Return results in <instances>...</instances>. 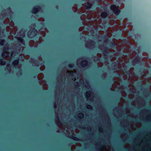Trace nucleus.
Here are the masks:
<instances>
[{"mask_svg": "<svg viewBox=\"0 0 151 151\" xmlns=\"http://www.w3.org/2000/svg\"><path fill=\"white\" fill-rule=\"evenodd\" d=\"M125 56H124L123 55L122 58L120 57L119 58V60L120 61H124V62L122 63L121 64L119 63H117L115 62L112 63L111 64L112 68L113 70H120L119 76L122 75L124 80H129L130 78L133 79L135 76V74L132 71H126V67L125 63H127L129 62V59L128 58L127 59H125Z\"/></svg>", "mask_w": 151, "mask_h": 151, "instance_id": "f257e3e1", "label": "nucleus"}, {"mask_svg": "<svg viewBox=\"0 0 151 151\" xmlns=\"http://www.w3.org/2000/svg\"><path fill=\"white\" fill-rule=\"evenodd\" d=\"M66 79V77L64 73L63 76L60 75L57 77V84L56 89L54 91L55 102L54 104V108L55 109L58 105L60 94V88L61 85H64Z\"/></svg>", "mask_w": 151, "mask_h": 151, "instance_id": "f03ea898", "label": "nucleus"}, {"mask_svg": "<svg viewBox=\"0 0 151 151\" xmlns=\"http://www.w3.org/2000/svg\"><path fill=\"white\" fill-rule=\"evenodd\" d=\"M11 47H9V45L6 44L4 47V51H7V50L11 49L13 50L11 53V57H16L18 56L20 57V55L22 53L24 50V47L22 46L21 44H15L14 43H12L11 45Z\"/></svg>", "mask_w": 151, "mask_h": 151, "instance_id": "7ed1b4c3", "label": "nucleus"}, {"mask_svg": "<svg viewBox=\"0 0 151 151\" xmlns=\"http://www.w3.org/2000/svg\"><path fill=\"white\" fill-rule=\"evenodd\" d=\"M58 112L59 109H58L55 111V121L56 124L58 127L60 128L62 132L65 131V129L66 128L67 129L66 130V132L68 133V129H69L70 128V126L69 125L68 123L65 122H61L60 121V118L59 117Z\"/></svg>", "mask_w": 151, "mask_h": 151, "instance_id": "20e7f679", "label": "nucleus"}, {"mask_svg": "<svg viewBox=\"0 0 151 151\" xmlns=\"http://www.w3.org/2000/svg\"><path fill=\"white\" fill-rule=\"evenodd\" d=\"M99 48L103 52L102 53L103 55L105 60L106 61L105 62V64H108L109 63L108 61V59L111 60L113 58L112 56H110L108 57V54H109L110 52V50L107 47L104 46V45H100L98 46Z\"/></svg>", "mask_w": 151, "mask_h": 151, "instance_id": "39448f33", "label": "nucleus"}, {"mask_svg": "<svg viewBox=\"0 0 151 151\" xmlns=\"http://www.w3.org/2000/svg\"><path fill=\"white\" fill-rule=\"evenodd\" d=\"M82 13H84L85 14H82L81 16V19L82 21V23L84 25L88 26L89 25V22H86L87 19L90 20L93 17L92 12V11L82 12Z\"/></svg>", "mask_w": 151, "mask_h": 151, "instance_id": "423d86ee", "label": "nucleus"}, {"mask_svg": "<svg viewBox=\"0 0 151 151\" xmlns=\"http://www.w3.org/2000/svg\"><path fill=\"white\" fill-rule=\"evenodd\" d=\"M39 60H35L34 59L31 58L29 60V62L32 64V65L35 66H40V69L41 70H44L45 67L44 62L42 61L41 58H40Z\"/></svg>", "mask_w": 151, "mask_h": 151, "instance_id": "0eeeda50", "label": "nucleus"}, {"mask_svg": "<svg viewBox=\"0 0 151 151\" xmlns=\"http://www.w3.org/2000/svg\"><path fill=\"white\" fill-rule=\"evenodd\" d=\"M13 14L11 9L9 7L6 11H3L1 12L0 14V19L3 20L6 19L8 18L9 15L11 18Z\"/></svg>", "mask_w": 151, "mask_h": 151, "instance_id": "6e6552de", "label": "nucleus"}, {"mask_svg": "<svg viewBox=\"0 0 151 151\" xmlns=\"http://www.w3.org/2000/svg\"><path fill=\"white\" fill-rule=\"evenodd\" d=\"M120 81H117L114 82L110 88V90L113 91H116L117 92H121L122 93H124L126 94L124 90L123 89L121 90L122 87L120 85Z\"/></svg>", "mask_w": 151, "mask_h": 151, "instance_id": "1a4fd4ad", "label": "nucleus"}, {"mask_svg": "<svg viewBox=\"0 0 151 151\" xmlns=\"http://www.w3.org/2000/svg\"><path fill=\"white\" fill-rule=\"evenodd\" d=\"M44 75L42 73L39 74L37 76V78L38 80V82L40 84L42 85V87L43 89L47 90L48 89V85L46 83L45 81L43 80Z\"/></svg>", "mask_w": 151, "mask_h": 151, "instance_id": "9d476101", "label": "nucleus"}, {"mask_svg": "<svg viewBox=\"0 0 151 151\" xmlns=\"http://www.w3.org/2000/svg\"><path fill=\"white\" fill-rule=\"evenodd\" d=\"M148 113V114L145 117V119L147 121H151V112L150 110L146 109H143L140 112V114H145Z\"/></svg>", "mask_w": 151, "mask_h": 151, "instance_id": "9b49d317", "label": "nucleus"}, {"mask_svg": "<svg viewBox=\"0 0 151 151\" xmlns=\"http://www.w3.org/2000/svg\"><path fill=\"white\" fill-rule=\"evenodd\" d=\"M95 44V42L94 41L89 40L86 42L85 46L88 49H92L94 48Z\"/></svg>", "mask_w": 151, "mask_h": 151, "instance_id": "f8f14e48", "label": "nucleus"}, {"mask_svg": "<svg viewBox=\"0 0 151 151\" xmlns=\"http://www.w3.org/2000/svg\"><path fill=\"white\" fill-rule=\"evenodd\" d=\"M85 95L88 101H93L94 96L91 91H87L85 93Z\"/></svg>", "mask_w": 151, "mask_h": 151, "instance_id": "ddd939ff", "label": "nucleus"}, {"mask_svg": "<svg viewBox=\"0 0 151 151\" xmlns=\"http://www.w3.org/2000/svg\"><path fill=\"white\" fill-rule=\"evenodd\" d=\"M37 32L34 28L30 29L27 33V36L29 38H32L35 36L37 34Z\"/></svg>", "mask_w": 151, "mask_h": 151, "instance_id": "4468645a", "label": "nucleus"}, {"mask_svg": "<svg viewBox=\"0 0 151 151\" xmlns=\"http://www.w3.org/2000/svg\"><path fill=\"white\" fill-rule=\"evenodd\" d=\"M66 71L68 74V78H70L72 81H75L76 80V78L74 77V73H76V72L75 70L70 71L67 70Z\"/></svg>", "mask_w": 151, "mask_h": 151, "instance_id": "2eb2a0df", "label": "nucleus"}, {"mask_svg": "<svg viewBox=\"0 0 151 151\" xmlns=\"http://www.w3.org/2000/svg\"><path fill=\"white\" fill-rule=\"evenodd\" d=\"M119 8V6H116L114 4L112 5L110 7L111 9L116 15H118L120 12V10Z\"/></svg>", "mask_w": 151, "mask_h": 151, "instance_id": "dca6fc26", "label": "nucleus"}, {"mask_svg": "<svg viewBox=\"0 0 151 151\" xmlns=\"http://www.w3.org/2000/svg\"><path fill=\"white\" fill-rule=\"evenodd\" d=\"M141 58L137 56L135 57L132 61V63L133 66H135L136 65L139 64L141 63Z\"/></svg>", "mask_w": 151, "mask_h": 151, "instance_id": "f3484780", "label": "nucleus"}, {"mask_svg": "<svg viewBox=\"0 0 151 151\" xmlns=\"http://www.w3.org/2000/svg\"><path fill=\"white\" fill-rule=\"evenodd\" d=\"M41 7L39 6H36L34 7L32 10V13L36 14L41 10Z\"/></svg>", "mask_w": 151, "mask_h": 151, "instance_id": "a211bd4d", "label": "nucleus"}, {"mask_svg": "<svg viewBox=\"0 0 151 151\" xmlns=\"http://www.w3.org/2000/svg\"><path fill=\"white\" fill-rule=\"evenodd\" d=\"M80 64L82 67H85L88 65V62L87 60H83L81 62Z\"/></svg>", "mask_w": 151, "mask_h": 151, "instance_id": "6ab92c4d", "label": "nucleus"}, {"mask_svg": "<svg viewBox=\"0 0 151 151\" xmlns=\"http://www.w3.org/2000/svg\"><path fill=\"white\" fill-rule=\"evenodd\" d=\"M115 109H116V111L119 113V111H121L122 112H125V113H127L126 110H125L124 111L123 110V108L122 107H119V106H117L115 108Z\"/></svg>", "mask_w": 151, "mask_h": 151, "instance_id": "aec40b11", "label": "nucleus"}, {"mask_svg": "<svg viewBox=\"0 0 151 151\" xmlns=\"http://www.w3.org/2000/svg\"><path fill=\"white\" fill-rule=\"evenodd\" d=\"M9 52L7 51H4L1 54V55L3 58H6L9 55Z\"/></svg>", "mask_w": 151, "mask_h": 151, "instance_id": "412c9836", "label": "nucleus"}, {"mask_svg": "<svg viewBox=\"0 0 151 151\" xmlns=\"http://www.w3.org/2000/svg\"><path fill=\"white\" fill-rule=\"evenodd\" d=\"M79 83L80 84L83 85V86L86 88H88V87H89V85L87 82L85 83L82 80H80L79 81Z\"/></svg>", "mask_w": 151, "mask_h": 151, "instance_id": "4be33fe9", "label": "nucleus"}, {"mask_svg": "<svg viewBox=\"0 0 151 151\" xmlns=\"http://www.w3.org/2000/svg\"><path fill=\"white\" fill-rule=\"evenodd\" d=\"M15 38L17 39V40H18L21 43H22L23 45H24L25 44V42L22 38L20 37H15Z\"/></svg>", "mask_w": 151, "mask_h": 151, "instance_id": "5701e85b", "label": "nucleus"}, {"mask_svg": "<svg viewBox=\"0 0 151 151\" xmlns=\"http://www.w3.org/2000/svg\"><path fill=\"white\" fill-rule=\"evenodd\" d=\"M18 68L19 70L18 72H17L16 74L18 76H21L22 74V69H21V65H18Z\"/></svg>", "mask_w": 151, "mask_h": 151, "instance_id": "b1692460", "label": "nucleus"}, {"mask_svg": "<svg viewBox=\"0 0 151 151\" xmlns=\"http://www.w3.org/2000/svg\"><path fill=\"white\" fill-rule=\"evenodd\" d=\"M109 15V14L105 12H102L100 15V16L101 18H105L108 17Z\"/></svg>", "mask_w": 151, "mask_h": 151, "instance_id": "393cba45", "label": "nucleus"}, {"mask_svg": "<svg viewBox=\"0 0 151 151\" xmlns=\"http://www.w3.org/2000/svg\"><path fill=\"white\" fill-rule=\"evenodd\" d=\"M110 47L112 48H116L117 46V44L116 42H111L110 44Z\"/></svg>", "mask_w": 151, "mask_h": 151, "instance_id": "a878e982", "label": "nucleus"}, {"mask_svg": "<svg viewBox=\"0 0 151 151\" xmlns=\"http://www.w3.org/2000/svg\"><path fill=\"white\" fill-rule=\"evenodd\" d=\"M5 70L6 71H7L9 73H11L12 71L11 68L9 64H8L6 65V66L5 68Z\"/></svg>", "mask_w": 151, "mask_h": 151, "instance_id": "bb28decb", "label": "nucleus"}, {"mask_svg": "<svg viewBox=\"0 0 151 151\" xmlns=\"http://www.w3.org/2000/svg\"><path fill=\"white\" fill-rule=\"evenodd\" d=\"M129 86L131 87L130 89L131 91L133 93H136V89L134 87V86L132 84H129Z\"/></svg>", "mask_w": 151, "mask_h": 151, "instance_id": "cd10ccee", "label": "nucleus"}, {"mask_svg": "<svg viewBox=\"0 0 151 151\" xmlns=\"http://www.w3.org/2000/svg\"><path fill=\"white\" fill-rule=\"evenodd\" d=\"M19 63V59H18L17 60H15L12 63V64L15 67V66L17 65Z\"/></svg>", "mask_w": 151, "mask_h": 151, "instance_id": "c85d7f7f", "label": "nucleus"}, {"mask_svg": "<svg viewBox=\"0 0 151 151\" xmlns=\"http://www.w3.org/2000/svg\"><path fill=\"white\" fill-rule=\"evenodd\" d=\"M92 6V4L91 3H89V2H88L87 3L86 5V9H89L91 8Z\"/></svg>", "mask_w": 151, "mask_h": 151, "instance_id": "c756f323", "label": "nucleus"}, {"mask_svg": "<svg viewBox=\"0 0 151 151\" xmlns=\"http://www.w3.org/2000/svg\"><path fill=\"white\" fill-rule=\"evenodd\" d=\"M68 137L69 138H71L72 139H73L74 140L77 141H78L79 140V139L77 137H76L73 136V135L69 136Z\"/></svg>", "mask_w": 151, "mask_h": 151, "instance_id": "7c9ffc66", "label": "nucleus"}, {"mask_svg": "<svg viewBox=\"0 0 151 151\" xmlns=\"http://www.w3.org/2000/svg\"><path fill=\"white\" fill-rule=\"evenodd\" d=\"M43 29H40L39 31V32H40L41 35L42 37H44L45 35L46 34L45 32L43 31Z\"/></svg>", "mask_w": 151, "mask_h": 151, "instance_id": "2f4dec72", "label": "nucleus"}, {"mask_svg": "<svg viewBox=\"0 0 151 151\" xmlns=\"http://www.w3.org/2000/svg\"><path fill=\"white\" fill-rule=\"evenodd\" d=\"M103 38L104 39V43L106 44L108 41L109 38L106 35H104L103 36Z\"/></svg>", "mask_w": 151, "mask_h": 151, "instance_id": "473e14b6", "label": "nucleus"}, {"mask_svg": "<svg viewBox=\"0 0 151 151\" xmlns=\"http://www.w3.org/2000/svg\"><path fill=\"white\" fill-rule=\"evenodd\" d=\"M85 27L84 26L83 27H80L79 29V32H81L82 31V34H84V32L85 31Z\"/></svg>", "mask_w": 151, "mask_h": 151, "instance_id": "72a5a7b5", "label": "nucleus"}, {"mask_svg": "<svg viewBox=\"0 0 151 151\" xmlns=\"http://www.w3.org/2000/svg\"><path fill=\"white\" fill-rule=\"evenodd\" d=\"M84 115L81 112L79 113L78 115V118L80 119H83L84 117Z\"/></svg>", "mask_w": 151, "mask_h": 151, "instance_id": "f704fd0d", "label": "nucleus"}, {"mask_svg": "<svg viewBox=\"0 0 151 151\" xmlns=\"http://www.w3.org/2000/svg\"><path fill=\"white\" fill-rule=\"evenodd\" d=\"M7 24H9L12 27H13L14 25V24L13 22L12 21H11L10 22V20H8Z\"/></svg>", "mask_w": 151, "mask_h": 151, "instance_id": "c9c22d12", "label": "nucleus"}, {"mask_svg": "<svg viewBox=\"0 0 151 151\" xmlns=\"http://www.w3.org/2000/svg\"><path fill=\"white\" fill-rule=\"evenodd\" d=\"M74 85L75 86V88L76 89L78 88L80 86L78 82H75Z\"/></svg>", "mask_w": 151, "mask_h": 151, "instance_id": "e433bc0d", "label": "nucleus"}, {"mask_svg": "<svg viewBox=\"0 0 151 151\" xmlns=\"http://www.w3.org/2000/svg\"><path fill=\"white\" fill-rule=\"evenodd\" d=\"M86 108L87 109H90L91 110H92L93 109V107L91 105L88 104L86 105Z\"/></svg>", "mask_w": 151, "mask_h": 151, "instance_id": "4c0bfd02", "label": "nucleus"}, {"mask_svg": "<svg viewBox=\"0 0 151 151\" xmlns=\"http://www.w3.org/2000/svg\"><path fill=\"white\" fill-rule=\"evenodd\" d=\"M5 42V40L4 39L0 40V45L3 46L4 43Z\"/></svg>", "mask_w": 151, "mask_h": 151, "instance_id": "58836bf2", "label": "nucleus"}, {"mask_svg": "<svg viewBox=\"0 0 151 151\" xmlns=\"http://www.w3.org/2000/svg\"><path fill=\"white\" fill-rule=\"evenodd\" d=\"M5 64V62L4 61H3L2 59H0V65H4Z\"/></svg>", "mask_w": 151, "mask_h": 151, "instance_id": "ea45409f", "label": "nucleus"}, {"mask_svg": "<svg viewBox=\"0 0 151 151\" xmlns=\"http://www.w3.org/2000/svg\"><path fill=\"white\" fill-rule=\"evenodd\" d=\"M72 9L73 11L75 12H77L78 11L77 7L76 6L73 7H72Z\"/></svg>", "mask_w": 151, "mask_h": 151, "instance_id": "a19ab883", "label": "nucleus"}, {"mask_svg": "<svg viewBox=\"0 0 151 151\" xmlns=\"http://www.w3.org/2000/svg\"><path fill=\"white\" fill-rule=\"evenodd\" d=\"M39 42V41H37L33 45V46H34L35 47H37L38 44Z\"/></svg>", "mask_w": 151, "mask_h": 151, "instance_id": "79ce46f5", "label": "nucleus"}, {"mask_svg": "<svg viewBox=\"0 0 151 151\" xmlns=\"http://www.w3.org/2000/svg\"><path fill=\"white\" fill-rule=\"evenodd\" d=\"M96 146L99 147H101V143L100 142H98L96 143Z\"/></svg>", "mask_w": 151, "mask_h": 151, "instance_id": "37998d69", "label": "nucleus"}, {"mask_svg": "<svg viewBox=\"0 0 151 151\" xmlns=\"http://www.w3.org/2000/svg\"><path fill=\"white\" fill-rule=\"evenodd\" d=\"M94 60L96 63H99L101 61L100 58V57L97 58L96 60L94 59Z\"/></svg>", "mask_w": 151, "mask_h": 151, "instance_id": "c03bdc74", "label": "nucleus"}, {"mask_svg": "<svg viewBox=\"0 0 151 151\" xmlns=\"http://www.w3.org/2000/svg\"><path fill=\"white\" fill-rule=\"evenodd\" d=\"M86 130L88 132H91L92 131L91 128L90 127H88L86 128Z\"/></svg>", "mask_w": 151, "mask_h": 151, "instance_id": "a18cd8bd", "label": "nucleus"}, {"mask_svg": "<svg viewBox=\"0 0 151 151\" xmlns=\"http://www.w3.org/2000/svg\"><path fill=\"white\" fill-rule=\"evenodd\" d=\"M99 130L100 132L103 133V129L101 127H99Z\"/></svg>", "mask_w": 151, "mask_h": 151, "instance_id": "49530a36", "label": "nucleus"}, {"mask_svg": "<svg viewBox=\"0 0 151 151\" xmlns=\"http://www.w3.org/2000/svg\"><path fill=\"white\" fill-rule=\"evenodd\" d=\"M95 24L96 26H95V25L94 24H92L91 25H92V26L93 27V28L96 29V28H95V27H98V24L97 23H95Z\"/></svg>", "mask_w": 151, "mask_h": 151, "instance_id": "de8ad7c7", "label": "nucleus"}, {"mask_svg": "<svg viewBox=\"0 0 151 151\" xmlns=\"http://www.w3.org/2000/svg\"><path fill=\"white\" fill-rule=\"evenodd\" d=\"M74 66V65L72 64H70L68 65V67L70 68H72Z\"/></svg>", "mask_w": 151, "mask_h": 151, "instance_id": "09e8293b", "label": "nucleus"}, {"mask_svg": "<svg viewBox=\"0 0 151 151\" xmlns=\"http://www.w3.org/2000/svg\"><path fill=\"white\" fill-rule=\"evenodd\" d=\"M91 36H94L95 37V35L94 34V33H93V31L91 30Z\"/></svg>", "mask_w": 151, "mask_h": 151, "instance_id": "8fccbe9b", "label": "nucleus"}, {"mask_svg": "<svg viewBox=\"0 0 151 151\" xmlns=\"http://www.w3.org/2000/svg\"><path fill=\"white\" fill-rule=\"evenodd\" d=\"M126 135H127V134L126 133L123 134L121 135V137L122 138H123V136H125Z\"/></svg>", "mask_w": 151, "mask_h": 151, "instance_id": "3c124183", "label": "nucleus"}, {"mask_svg": "<svg viewBox=\"0 0 151 151\" xmlns=\"http://www.w3.org/2000/svg\"><path fill=\"white\" fill-rule=\"evenodd\" d=\"M131 104L132 105V106H135V104H134V101H132V102L131 103Z\"/></svg>", "mask_w": 151, "mask_h": 151, "instance_id": "603ef678", "label": "nucleus"}, {"mask_svg": "<svg viewBox=\"0 0 151 151\" xmlns=\"http://www.w3.org/2000/svg\"><path fill=\"white\" fill-rule=\"evenodd\" d=\"M81 127L83 129H85L86 128L84 126H81Z\"/></svg>", "mask_w": 151, "mask_h": 151, "instance_id": "864d4df0", "label": "nucleus"}, {"mask_svg": "<svg viewBox=\"0 0 151 151\" xmlns=\"http://www.w3.org/2000/svg\"><path fill=\"white\" fill-rule=\"evenodd\" d=\"M23 37H24L25 36V33H24L23 32V34H22V35L21 36Z\"/></svg>", "mask_w": 151, "mask_h": 151, "instance_id": "5fc2aeb1", "label": "nucleus"}, {"mask_svg": "<svg viewBox=\"0 0 151 151\" xmlns=\"http://www.w3.org/2000/svg\"><path fill=\"white\" fill-rule=\"evenodd\" d=\"M97 34H98V36H97L99 37V35H100V33L99 31H98Z\"/></svg>", "mask_w": 151, "mask_h": 151, "instance_id": "6e6d98bb", "label": "nucleus"}, {"mask_svg": "<svg viewBox=\"0 0 151 151\" xmlns=\"http://www.w3.org/2000/svg\"><path fill=\"white\" fill-rule=\"evenodd\" d=\"M86 37L84 36V37H83V40H84V41H85V40H86Z\"/></svg>", "mask_w": 151, "mask_h": 151, "instance_id": "4d7b16f0", "label": "nucleus"}, {"mask_svg": "<svg viewBox=\"0 0 151 151\" xmlns=\"http://www.w3.org/2000/svg\"><path fill=\"white\" fill-rule=\"evenodd\" d=\"M57 132H60V130H59V129L57 130Z\"/></svg>", "mask_w": 151, "mask_h": 151, "instance_id": "13d9d810", "label": "nucleus"}, {"mask_svg": "<svg viewBox=\"0 0 151 151\" xmlns=\"http://www.w3.org/2000/svg\"><path fill=\"white\" fill-rule=\"evenodd\" d=\"M79 59H78L77 60V63H78V62H79Z\"/></svg>", "mask_w": 151, "mask_h": 151, "instance_id": "bf43d9fd", "label": "nucleus"}, {"mask_svg": "<svg viewBox=\"0 0 151 151\" xmlns=\"http://www.w3.org/2000/svg\"><path fill=\"white\" fill-rule=\"evenodd\" d=\"M44 30L45 31H46V30H47V29L45 28Z\"/></svg>", "mask_w": 151, "mask_h": 151, "instance_id": "052dcab7", "label": "nucleus"}, {"mask_svg": "<svg viewBox=\"0 0 151 151\" xmlns=\"http://www.w3.org/2000/svg\"><path fill=\"white\" fill-rule=\"evenodd\" d=\"M83 36L82 35V37H80V39H81V40H83V39H81V38H83Z\"/></svg>", "mask_w": 151, "mask_h": 151, "instance_id": "680f3d73", "label": "nucleus"}, {"mask_svg": "<svg viewBox=\"0 0 151 151\" xmlns=\"http://www.w3.org/2000/svg\"><path fill=\"white\" fill-rule=\"evenodd\" d=\"M149 137L150 138H149V140H150L151 141V139H150V136H149Z\"/></svg>", "mask_w": 151, "mask_h": 151, "instance_id": "e2e57ef3", "label": "nucleus"}, {"mask_svg": "<svg viewBox=\"0 0 151 151\" xmlns=\"http://www.w3.org/2000/svg\"><path fill=\"white\" fill-rule=\"evenodd\" d=\"M128 137V135H127V136L126 137V138H127Z\"/></svg>", "mask_w": 151, "mask_h": 151, "instance_id": "0e129e2a", "label": "nucleus"}, {"mask_svg": "<svg viewBox=\"0 0 151 151\" xmlns=\"http://www.w3.org/2000/svg\"><path fill=\"white\" fill-rule=\"evenodd\" d=\"M138 98H141V97L140 96H139V97H138Z\"/></svg>", "mask_w": 151, "mask_h": 151, "instance_id": "69168bd1", "label": "nucleus"}, {"mask_svg": "<svg viewBox=\"0 0 151 151\" xmlns=\"http://www.w3.org/2000/svg\"><path fill=\"white\" fill-rule=\"evenodd\" d=\"M114 116H115V115H115V113H114Z\"/></svg>", "mask_w": 151, "mask_h": 151, "instance_id": "338daca9", "label": "nucleus"}, {"mask_svg": "<svg viewBox=\"0 0 151 151\" xmlns=\"http://www.w3.org/2000/svg\"><path fill=\"white\" fill-rule=\"evenodd\" d=\"M148 133L149 134H151V132H149V133Z\"/></svg>", "mask_w": 151, "mask_h": 151, "instance_id": "774afa93", "label": "nucleus"}]
</instances>
